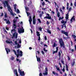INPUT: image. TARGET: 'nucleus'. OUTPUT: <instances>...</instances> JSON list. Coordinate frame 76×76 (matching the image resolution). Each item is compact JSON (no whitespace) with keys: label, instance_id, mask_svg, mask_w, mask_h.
<instances>
[{"label":"nucleus","instance_id":"nucleus-26","mask_svg":"<svg viewBox=\"0 0 76 76\" xmlns=\"http://www.w3.org/2000/svg\"><path fill=\"white\" fill-rule=\"evenodd\" d=\"M61 62L62 64H63V65H64V61H63V59H62L61 61Z\"/></svg>","mask_w":76,"mask_h":76},{"label":"nucleus","instance_id":"nucleus-50","mask_svg":"<svg viewBox=\"0 0 76 76\" xmlns=\"http://www.w3.org/2000/svg\"><path fill=\"white\" fill-rule=\"evenodd\" d=\"M56 69H57V70H58V71H60V68H59V67L57 68Z\"/></svg>","mask_w":76,"mask_h":76},{"label":"nucleus","instance_id":"nucleus-33","mask_svg":"<svg viewBox=\"0 0 76 76\" xmlns=\"http://www.w3.org/2000/svg\"><path fill=\"white\" fill-rule=\"evenodd\" d=\"M11 60H14V59H15V58H14V57H13V56H12L11 58Z\"/></svg>","mask_w":76,"mask_h":76},{"label":"nucleus","instance_id":"nucleus-11","mask_svg":"<svg viewBox=\"0 0 76 76\" xmlns=\"http://www.w3.org/2000/svg\"><path fill=\"white\" fill-rule=\"evenodd\" d=\"M11 32L12 34H15V35L16 34V30L15 29H12L11 31Z\"/></svg>","mask_w":76,"mask_h":76},{"label":"nucleus","instance_id":"nucleus-25","mask_svg":"<svg viewBox=\"0 0 76 76\" xmlns=\"http://www.w3.org/2000/svg\"><path fill=\"white\" fill-rule=\"evenodd\" d=\"M56 46H57V44H56V43L54 42L53 43V47L54 48V47H56Z\"/></svg>","mask_w":76,"mask_h":76},{"label":"nucleus","instance_id":"nucleus-21","mask_svg":"<svg viewBox=\"0 0 76 76\" xmlns=\"http://www.w3.org/2000/svg\"><path fill=\"white\" fill-rule=\"evenodd\" d=\"M47 32H48V33H49V34H51V31L49 30L48 29H47Z\"/></svg>","mask_w":76,"mask_h":76},{"label":"nucleus","instance_id":"nucleus-57","mask_svg":"<svg viewBox=\"0 0 76 76\" xmlns=\"http://www.w3.org/2000/svg\"><path fill=\"white\" fill-rule=\"evenodd\" d=\"M62 71L63 72H65V69H64V68H63L62 69Z\"/></svg>","mask_w":76,"mask_h":76},{"label":"nucleus","instance_id":"nucleus-63","mask_svg":"<svg viewBox=\"0 0 76 76\" xmlns=\"http://www.w3.org/2000/svg\"><path fill=\"white\" fill-rule=\"evenodd\" d=\"M71 52H72V53H73V52H74V49H71Z\"/></svg>","mask_w":76,"mask_h":76},{"label":"nucleus","instance_id":"nucleus-37","mask_svg":"<svg viewBox=\"0 0 76 76\" xmlns=\"http://www.w3.org/2000/svg\"><path fill=\"white\" fill-rule=\"evenodd\" d=\"M45 2H43L42 4V6H45Z\"/></svg>","mask_w":76,"mask_h":76},{"label":"nucleus","instance_id":"nucleus-9","mask_svg":"<svg viewBox=\"0 0 76 76\" xmlns=\"http://www.w3.org/2000/svg\"><path fill=\"white\" fill-rule=\"evenodd\" d=\"M18 33H16V35H15V33L13 34V36L12 37V39H13L14 37H15V38H18Z\"/></svg>","mask_w":76,"mask_h":76},{"label":"nucleus","instance_id":"nucleus-30","mask_svg":"<svg viewBox=\"0 0 76 76\" xmlns=\"http://www.w3.org/2000/svg\"><path fill=\"white\" fill-rule=\"evenodd\" d=\"M37 37H39L38 41H40L41 40V38H40V35H38Z\"/></svg>","mask_w":76,"mask_h":76},{"label":"nucleus","instance_id":"nucleus-5","mask_svg":"<svg viewBox=\"0 0 76 76\" xmlns=\"http://www.w3.org/2000/svg\"><path fill=\"white\" fill-rule=\"evenodd\" d=\"M22 28L23 29L22 30V28H20V29L18 30V32L19 34H21V33H23L24 32V29L23 27L22 26Z\"/></svg>","mask_w":76,"mask_h":76},{"label":"nucleus","instance_id":"nucleus-52","mask_svg":"<svg viewBox=\"0 0 76 76\" xmlns=\"http://www.w3.org/2000/svg\"><path fill=\"white\" fill-rule=\"evenodd\" d=\"M41 52H42V54H43V55H44V51H43V50H42L41 51Z\"/></svg>","mask_w":76,"mask_h":76},{"label":"nucleus","instance_id":"nucleus-28","mask_svg":"<svg viewBox=\"0 0 76 76\" xmlns=\"http://www.w3.org/2000/svg\"><path fill=\"white\" fill-rule=\"evenodd\" d=\"M58 56L59 57H60V56H61V53H60V51L58 52Z\"/></svg>","mask_w":76,"mask_h":76},{"label":"nucleus","instance_id":"nucleus-48","mask_svg":"<svg viewBox=\"0 0 76 76\" xmlns=\"http://www.w3.org/2000/svg\"><path fill=\"white\" fill-rule=\"evenodd\" d=\"M58 52V51H54L53 52V54H54V53H57Z\"/></svg>","mask_w":76,"mask_h":76},{"label":"nucleus","instance_id":"nucleus-38","mask_svg":"<svg viewBox=\"0 0 76 76\" xmlns=\"http://www.w3.org/2000/svg\"><path fill=\"white\" fill-rule=\"evenodd\" d=\"M50 23V22H48V21H47L46 24H47V25H49Z\"/></svg>","mask_w":76,"mask_h":76},{"label":"nucleus","instance_id":"nucleus-7","mask_svg":"<svg viewBox=\"0 0 76 76\" xmlns=\"http://www.w3.org/2000/svg\"><path fill=\"white\" fill-rule=\"evenodd\" d=\"M33 23L34 25L36 24V19H35V16L34 15L33 17Z\"/></svg>","mask_w":76,"mask_h":76},{"label":"nucleus","instance_id":"nucleus-55","mask_svg":"<svg viewBox=\"0 0 76 76\" xmlns=\"http://www.w3.org/2000/svg\"><path fill=\"white\" fill-rule=\"evenodd\" d=\"M15 45H18V43L17 42V41H15Z\"/></svg>","mask_w":76,"mask_h":76},{"label":"nucleus","instance_id":"nucleus-64","mask_svg":"<svg viewBox=\"0 0 76 76\" xmlns=\"http://www.w3.org/2000/svg\"><path fill=\"white\" fill-rule=\"evenodd\" d=\"M74 5L75 6H76V2H74Z\"/></svg>","mask_w":76,"mask_h":76},{"label":"nucleus","instance_id":"nucleus-53","mask_svg":"<svg viewBox=\"0 0 76 76\" xmlns=\"http://www.w3.org/2000/svg\"><path fill=\"white\" fill-rule=\"evenodd\" d=\"M45 72H48V69L46 67L45 68Z\"/></svg>","mask_w":76,"mask_h":76},{"label":"nucleus","instance_id":"nucleus-56","mask_svg":"<svg viewBox=\"0 0 76 76\" xmlns=\"http://www.w3.org/2000/svg\"><path fill=\"white\" fill-rule=\"evenodd\" d=\"M59 65L60 66V67H61V64L60 63V62H59Z\"/></svg>","mask_w":76,"mask_h":76},{"label":"nucleus","instance_id":"nucleus-19","mask_svg":"<svg viewBox=\"0 0 76 76\" xmlns=\"http://www.w3.org/2000/svg\"><path fill=\"white\" fill-rule=\"evenodd\" d=\"M72 36L73 38L74 39V41H76V36L74 34L72 35Z\"/></svg>","mask_w":76,"mask_h":76},{"label":"nucleus","instance_id":"nucleus-27","mask_svg":"<svg viewBox=\"0 0 76 76\" xmlns=\"http://www.w3.org/2000/svg\"><path fill=\"white\" fill-rule=\"evenodd\" d=\"M32 21V17L31 16H29V21Z\"/></svg>","mask_w":76,"mask_h":76},{"label":"nucleus","instance_id":"nucleus-23","mask_svg":"<svg viewBox=\"0 0 76 76\" xmlns=\"http://www.w3.org/2000/svg\"><path fill=\"white\" fill-rule=\"evenodd\" d=\"M5 1H5V3H4V7H5V9L6 8V7L7 6V5L6 6V2H5Z\"/></svg>","mask_w":76,"mask_h":76},{"label":"nucleus","instance_id":"nucleus-2","mask_svg":"<svg viewBox=\"0 0 76 76\" xmlns=\"http://www.w3.org/2000/svg\"><path fill=\"white\" fill-rule=\"evenodd\" d=\"M59 39V44H60V47L61 48V47H63V48H65V46H64V42L63 41V40L62 38Z\"/></svg>","mask_w":76,"mask_h":76},{"label":"nucleus","instance_id":"nucleus-14","mask_svg":"<svg viewBox=\"0 0 76 76\" xmlns=\"http://www.w3.org/2000/svg\"><path fill=\"white\" fill-rule=\"evenodd\" d=\"M14 73L16 75V76H19L18 75V71H17V70L15 69L14 71Z\"/></svg>","mask_w":76,"mask_h":76},{"label":"nucleus","instance_id":"nucleus-3","mask_svg":"<svg viewBox=\"0 0 76 76\" xmlns=\"http://www.w3.org/2000/svg\"><path fill=\"white\" fill-rule=\"evenodd\" d=\"M20 51V49H18L17 50V58H18L19 57V56H21V57H22V56H23V54H22V53H23V52L22 51Z\"/></svg>","mask_w":76,"mask_h":76},{"label":"nucleus","instance_id":"nucleus-24","mask_svg":"<svg viewBox=\"0 0 76 76\" xmlns=\"http://www.w3.org/2000/svg\"><path fill=\"white\" fill-rule=\"evenodd\" d=\"M69 4L68 2H67V4H66V5H67L66 9H67V10H68V9H69Z\"/></svg>","mask_w":76,"mask_h":76},{"label":"nucleus","instance_id":"nucleus-51","mask_svg":"<svg viewBox=\"0 0 76 76\" xmlns=\"http://www.w3.org/2000/svg\"><path fill=\"white\" fill-rule=\"evenodd\" d=\"M56 51H58V47L56 48Z\"/></svg>","mask_w":76,"mask_h":76},{"label":"nucleus","instance_id":"nucleus-22","mask_svg":"<svg viewBox=\"0 0 76 76\" xmlns=\"http://www.w3.org/2000/svg\"><path fill=\"white\" fill-rule=\"evenodd\" d=\"M45 73H43V75H48V72L47 71H45Z\"/></svg>","mask_w":76,"mask_h":76},{"label":"nucleus","instance_id":"nucleus-41","mask_svg":"<svg viewBox=\"0 0 76 76\" xmlns=\"http://www.w3.org/2000/svg\"><path fill=\"white\" fill-rule=\"evenodd\" d=\"M64 22L65 21L63 20H62L61 21V23H63V24H64Z\"/></svg>","mask_w":76,"mask_h":76},{"label":"nucleus","instance_id":"nucleus-47","mask_svg":"<svg viewBox=\"0 0 76 76\" xmlns=\"http://www.w3.org/2000/svg\"><path fill=\"white\" fill-rule=\"evenodd\" d=\"M67 58H68V60H70V57H69V56H67Z\"/></svg>","mask_w":76,"mask_h":76},{"label":"nucleus","instance_id":"nucleus-6","mask_svg":"<svg viewBox=\"0 0 76 76\" xmlns=\"http://www.w3.org/2000/svg\"><path fill=\"white\" fill-rule=\"evenodd\" d=\"M61 33L63 34H64L66 36H68V33L67 32H65V31L62 30L61 31Z\"/></svg>","mask_w":76,"mask_h":76},{"label":"nucleus","instance_id":"nucleus-39","mask_svg":"<svg viewBox=\"0 0 76 76\" xmlns=\"http://www.w3.org/2000/svg\"><path fill=\"white\" fill-rule=\"evenodd\" d=\"M72 8L71 7L69 8V9L68 12H70V11H71V10H72Z\"/></svg>","mask_w":76,"mask_h":76},{"label":"nucleus","instance_id":"nucleus-32","mask_svg":"<svg viewBox=\"0 0 76 76\" xmlns=\"http://www.w3.org/2000/svg\"><path fill=\"white\" fill-rule=\"evenodd\" d=\"M37 20L38 21V22L39 23H41V20H40L39 19H38Z\"/></svg>","mask_w":76,"mask_h":76},{"label":"nucleus","instance_id":"nucleus-18","mask_svg":"<svg viewBox=\"0 0 76 76\" xmlns=\"http://www.w3.org/2000/svg\"><path fill=\"white\" fill-rule=\"evenodd\" d=\"M52 73L54 75H56V76H58V74L57 73H56L54 71H53L52 72Z\"/></svg>","mask_w":76,"mask_h":76},{"label":"nucleus","instance_id":"nucleus-54","mask_svg":"<svg viewBox=\"0 0 76 76\" xmlns=\"http://www.w3.org/2000/svg\"><path fill=\"white\" fill-rule=\"evenodd\" d=\"M13 23H16V20H13Z\"/></svg>","mask_w":76,"mask_h":76},{"label":"nucleus","instance_id":"nucleus-46","mask_svg":"<svg viewBox=\"0 0 76 76\" xmlns=\"http://www.w3.org/2000/svg\"><path fill=\"white\" fill-rule=\"evenodd\" d=\"M42 10H45V9H47V8H43L42 9Z\"/></svg>","mask_w":76,"mask_h":76},{"label":"nucleus","instance_id":"nucleus-45","mask_svg":"<svg viewBox=\"0 0 76 76\" xmlns=\"http://www.w3.org/2000/svg\"><path fill=\"white\" fill-rule=\"evenodd\" d=\"M37 61H40V58H38L37 59Z\"/></svg>","mask_w":76,"mask_h":76},{"label":"nucleus","instance_id":"nucleus-10","mask_svg":"<svg viewBox=\"0 0 76 76\" xmlns=\"http://www.w3.org/2000/svg\"><path fill=\"white\" fill-rule=\"evenodd\" d=\"M5 50L7 54H9V52H10V50L8 48H5Z\"/></svg>","mask_w":76,"mask_h":76},{"label":"nucleus","instance_id":"nucleus-20","mask_svg":"<svg viewBox=\"0 0 76 76\" xmlns=\"http://www.w3.org/2000/svg\"><path fill=\"white\" fill-rule=\"evenodd\" d=\"M66 20H67L69 19V13H67L66 14Z\"/></svg>","mask_w":76,"mask_h":76},{"label":"nucleus","instance_id":"nucleus-16","mask_svg":"<svg viewBox=\"0 0 76 76\" xmlns=\"http://www.w3.org/2000/svg\"><path fill=\"white\" fill-rule=\"evenodd\" d=\"M73 20H74V21H75V16H73L70 20V22H72Z\"/></svg>","mask_w":76,"mask_h":76},{"label":"nucleus","instance_id":"nucleus-13","mask_svg":"<svg viewBox=\"0 0 76 76\" xmlns=\"http://www.w3.org/2000/svg\"><path fill=\"white\" fill-rule=\"evenodd\" d=\"M75 59L73 60V62L71 63V66H73L75 64Z\"/></svg>","mask_w":76,"mask_h":76},{"label":"nucleus","instance_id":"nucleus-1","mask_svg":"<svg viewBox=\"0 0 76 76\" xmlns=\"http://www.w3.org/2000/svg\"><path fill=\"white\" fill-rule=\"evenodd\" d=\"M5 2L6 3V5L7 6V7L8 9V11L10 12V13L11 15H12L13 16H15V15H14V14H13V12H12V10L11 8H10V6L9 5V4L8 3V2H7V1H5Z\"/></svg>","mask_w":76,"mask_h":76},{"label":"nucleus","instance_id":"nucleus-29","mask_svg":"<svg viewBox=\"0 0 76 76\" xmlns=\"http://www.w3.org/2000/svg\"><path fill=\"white\" fill-rule=\"evenodd\" d=\"M57 15L58 17H59L60 16V13L58 12L57 13Z\"/></svg>","mask_w":76,"mask_h":76},{"label":"nucleus","instance_id":"nucleus-62","mask_svg":"<svg viewBox=\"0 0 76 76\" xmlns=\"http://www.w3.org/2000/svg\"><path fill=\"white\" fill-rule=\"evenodd\" d=\"M0 16H3V13H2L1 15H0Z\"/></svg>","mask_w":76,"mask_h":76},{"label":"nucleus","instance_id":"nucleus-34","mask_svg":"<svg viewBox=\"0 0 76 76\" xmlns=\"http://www.w3.org/2000/svg\"><path fill=\"white\" fill-rule=\"evenodd\" d=\"M13 51L14 52V53L15 54V55L17 56V53H16V50H13Z\"/></svg>","mask_w":76,"mask_h":76},{"label":"nucleus","instance_id":"nucleus-42","mask_svg":"<svg viewBox=\"0 0 76 76\" xmlns=\"http://www.w3.org/2000/svg\"><path fill=\"white\" fill-rule=\"evenodd\" d=\"M26 10V11H28L29 10V8H28L27 7H25Z\"/></svg>","mask_w":76,"mask_h":76},{"label":"nucleus","instance_id":"nucleus-12","mask_svg":"<svg viewBox=\"0 0 76 76\" xmlns=\"http://www.w3.org/2000/svg\"><path fill=\"white\" fill-rule=\"evenodd\" d=\"M44 19H50L51 20V16H46L44 17Z\"/></svg>","mask_w":76,"mask_h":76},{"label":"nucleus","instance_id":"nucleus-49","mask_svg":"<svg viewBox=\"0 0 76 76\" xmlns=\"http://www.w3.org/2000/svg\"><path fill=\"white\" fill-rule=\"evenodd\" d=\"M7 17V14H5L4 15V18H6Z\"/></svg>","mask_w":76,"mask_h":76},{"label":"nucleus","instance_id":"nucleus-31","mask_svg":"<svg viewBox=\"0 0 76 76\" xmlns=\"http://www.w3.org/2000/svg\"><path fill=\"white\" fill-rule=\"evenodd\" d=\"M64 19V17H63L62 18L61 17H59L58 20H60L61 19Z\"/></svg>","mask_w":76,"mask_h":76},{"label":"nucleus","instance_id":"nucleus-4","mask_svg":"<svg viewBox=\"0 0 76 76\" xmlns=\"http://www.w3.org/2000/svg\"><path fill=\"white\" fill-rule=\"evenodd\" d=\"M18 72L20 73V75L21 76H24L25 75L24 71L22 72V70L20 69V67L18 68Z\"/></svg>","mask_w":76,"mask_h":76},{"label":"nucleus","instance_id":"nucleus-35","mask_svg":"<svg viewBox=\"0 0 76 76\" xmlns=\"http://www.w3.org/2000/svg\"><path fill=\"white\" fill-rule=\"evenodd\" d=\"M17 48H20V45H19V44H17Z\"/></svg>","mask_w":76,"mask_h":76},{"label":"nucleus","instance_id":"nucleus-61","mask_svg":"<svg viewBox=\"0 0 76 76\" xmlns=\"http://www.w3.org/2000/svg\"><path fill=\"white\" fill-rule=\"evenodd\" d=\"M39 16L40 18H41L42 17V14H39Z\"/></svg>","mask_w":76,"mask_h":76},{"label":"nucleus","instance_id":"nucleus-59","mask_svg":"<svg viewBox=\"0 0 76 76\" xmlns=\"http://www.w3.org/2000/svg\"><path fill=\"white\" fill-rule=\"evenodd\" d=\"M61 28L62 29H63V28H64V25L63 24H62L61 26Z\"/></svg>","mask_w":76,"mask_h":76},{"label":"nucleus","instance_id":"nucleus-40","mask_svg":"<svg viewBox=\"0 0 76 76\" xmlns=\"http://www.w3.org/2000/svg\"><path fill=\"white\" fill-rule=\"evenodd\" d=\"M43 51H45V52H47L48 51L47 50H46V49L45 48H43Z\"/></svg>","mask_w":76,"mask_h":76},{"label":"nucleus","instance_id":"nucleus-36","mask_svg":"<svg viewBox=\"0 0 76 76\" xmlns=\"http://www.w3.org/2000/svg\"><path fill=\"white\" fill-rule=\"evenodd\" d=\"M36 33H37V36H38V35H40V34H39V32L38 31H37Z\"/></svg>","mask_w":76,"mask_h":76},{"label":"nucleus","instance_id":"nucleus-44","mask_svg":"<svg viewBox=\"0 0 76 76\" xmlns=\"http://www.w3.org/2000/svg\"><path fill=\"white\" fill-rule=\"evenodd\" d=\"M27 15L28 16H29V15H30V13L29 12H26Z\"/></svg>","mask_w":76,"mask_h":76},{"label":"nucleus","instance_id":"nucleus-58","mask_svg":"<svg viewBox=\"0 0 76 76\" xmlns=\"http://www.w3.org/2000/svg\"><path fill=\"white\" fill-rule=\"evenodd\" d=\"M39 76H42V73H40L39 74Z\"/></svg>","mask_w":76,"mask_h":76},{"label":"nucleus","instance_id":"nucleus-8","mask_svg":"<svg viewBox=\"0 0 76 76\" xmlns=\"http://www.w3.org/2000/svg\"><path fill=\"white\" fill-rule=\"evenodd\" d=\"M4 20L6 22V23L7 24H8V25H10V20L9 19L7 20V19L5 18Z\"/></svg>","mask_w":76,"mask_h":76},{"label":"nucleus","instance_id":"nucleus-43","mask_svg":"<svg viewBox=\"0 0 76 76\" xmlns=\"http://www.w3.org/2000/svg\"><path fill=\"white\" fill-rule=\"evenodd\" d=\"M42 28H41V27H39V31H42Z\"/></svg>","mask_w":76,"mask_h":76},{"label":"nucleus","instance_id":"nucleus-15","mask_svg":"<svg viewBox=\"0 0 76 76\" xmlns=\"http://www.w3.org/2000/svg\"><path fill=\"white\" fill-rule=\"evenodd\" d=\"M6 42L7 44H13V42L12 41H11L10 42L8 40H7L6 41Z\"/></svg>","mask_w":76,"mask_h":76},{"label":"nucleus","instance_id":"nucleus-60","mask_svg":"<svg viewBox=\"0 0 76 76\" xmlns=\"http://www.w3.org/2000/svg\"><path fill=\"white\" fill-rule=\"evenodd\" d=\"M44 47H46L45 48H47V47H48V46L46 45L45 44L44 45Z\"/></svg>","mask_w":76,"mask_h":76},{"label":"nucleus","instance_id":"nucleus-17","mask_svg":"<svg viewBox=\"0 0 76 76\" xmlns=\"http://www.w3.org/2000/svg\"><path fill=\"white\" fill-rule=\"evenodd\" d=\"M66 71L69 72V66H68V65L67 64H66Z\"/></svg>","mask_w":76,"mask_h":76}]
</instances>
